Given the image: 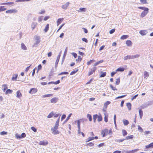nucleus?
<instances>
[{"label": "nucleus", "instance_id": "a211bd4d", "mask_svg": "<svg viewBox=\"0 0 153 153\" xmlns=\"http://www.w3.org/2000/svg\"><path fill=\"white\" fill-rule=\"evenodd\" d=\"M37 25V23L36 22H33L31 25V28L33 30L36 27Z\"/></svg>", "mask_w": 153, "mask_h": 153}, {"label": "nucleus", "instance_id": "052dcab7", "mask_svg": "<svg viewBox=\"0 0 153 153\" xmlns=\"http://www.w3.org/2000/svg\"><path fill=\"white\" fill-rule=\"evenodd\" d=\"M61 114H60V116H59V118H58L57 120V121H56L55 124H57V125H59V120H60V116H61Z\"/></svg>", "mask_w": 153, "mask_h": 153}, {"label": "nucleus", "instance_id": "20e7f679", "mask_svg": "<svg viewBox=\"0 0 153 153\" xmlns=\"http://www.w3.org/2000/svg\"><path fill=\"white\" fill-rule=\"evenodd\" d=\"M51 131L52 133L54 135L60 133V132L57 130V129H56L53 128H51Z\"/></svg>", "mask_w": 153, "mask_h": 153}, {"label": "nucleus", "instance_id": "de8ad7c7", "mask_svg": "<svg viewBox=\"0 0 153 153\" xmlns=\"http://www.w3.org/2000/svg\"><path fill=\"white\" fill-rule=\"evenodd\" d=\"M133 138V135H131L130 136H127L126 137L125 139L128 140L129 139H132Z\"/></svg>", "mask_w": 153, "mask_h": 153}, {"label": "nucleus", "instance_id": "3c124183", "mask_svg": "<svg viewBox=\"0 0 153 153\" xmlns=\"http://www.w3.org/2000/svg\"><path fill=\"white\" fill-rule=\"evenodd\" d=\"M138 8L139 9L143 10V11L145 10H147V9H149L147 7H138Z\"/></svg>", "mask_w": 153, "mask_h": 153}, {"label": "nucleus", "instance_id": "6e6d98bb", "mask_svg": "<svg viewBox=\"0 0 153 153\" xmlns=\"http://www.w3.org/2000/svg\"><path fill=\"white\" fill-rule=\"evenodd\" d=\"M68 74V73L67 72H63L61 73L58 74V75H62L63 74Z\"/></svg>", "mask_w": 153, "mask_h": 153}, {"label": "nucleus", "instance_id": "58836bf2", "mask_svg": "<svg viewBox=\"0 0 153 153\" xmlns=\"http://www.w3.org/2000/svg\"><path fill=\"white\" fill-rule=\"evenodd\" d=\"M87 117L89 119L90 121H91L92 120V118L91 114H87Z\"/></svg>", "mask_w": 153, "mask_h": 153}, {"label": "nucleus", "instance_id": "7c9ffc66", "mask_svg": "<svg viewBox=\"0 0 153 153\" xmlns=\"http://www.w3.org/2000/svg\"><path fill=\"white\" fill-rule=\"evenodd\" d=\"M126 106L129 110L131 109V104L130 102H128L126 103Z\"/></svg>", "mask_w": 153, "mask_h": 153}, {"label": "nucleus", "instance_id": "423d86ee", "mask_svg": "<svg viewBox=\"0 0 153 153\" xmlns=\"http://www.w3.org/2000/svg\"><path fill=\"white\" fill-rule=\"evenodd\" d=\"M152 148H153V143H152L146 146L145 150V151H147L149 149Z\"/></svg>", "mask_w": 153, "mask_h": 153}, {"label": "nucleus", "instance_id": "9d476101", "mask_svg": "<svg viewBox=\"0 0 153 153\" xmlns=\"http://www.w3.org/2000/svg\"><path fill=\"white\" fill-rule=\"evenodd\" d=\"M70 3L69 2L66 3L65 4L63 5L62 6V8L66 10L67 8L69 6Z\"/></svg>", "mask_w": 153, "mask_h": 153}, {"label": "nucleus", "instance_id": "13d9d810", "mask_svg": "<svg viewBox=\"0 0 153 153\" xmlns=\"http://www.w3.org/2000/svg\"><path fill=\"white\" fill-rule=\"evenodd\" d=\"M103 132L106 133V135H107L108 134V131L107 129H105L104 130L102 131Z\"/></svg>", "mask_w": 153, "mask_h": 153}, {"label": "nucleus", "instance_id": "aec40b11", "mask_svg": "<svg viewBox=\"0 0 153 153\" xmlns=\"http://www.w3.org/2000/svg\"><path fill=\"white\" fill-rule=\"evenodd\" d=\"M150 104L148 103H146L143 104L141 106V107L142 108H145L147 107L148 106L150 105Z\"/></svg>", "mask_w": 153, "mask_h": 153}, {"label": "nucleus", "instance_id": "603ef678", "mask_svg": "<svg viewBox=\"0 0 153 153\" xmlns=\"http://www.w3.org/2000/svg\"><path fill=\"white\" fill-rule=\"evenodd\" d=\"M94 145V143L90 142L87 144V145L90 147L93 146Z\"/></svg>", "mask_w": 153, "mask_h": 153}, {"label": "nucleus", "instance_id": "774afa93", "mask_svg": "<svg viewBox=\"0 0 153 153\" xmlns=\"http://www.w3.org/2000/svg\"><path fill=\"white\" fill-rule=\"evenodd\" d=\"M72 54L74 56L75 58H76L77 56V54L75 53H72Z\"/></svg>", "mask_w": 153, "mask_h": 153}, {"label": "nucleus", "instance_id": "e2e57ef3", "mask_svg": "<svg viewBox=\"0 0 153 153\" xmlns=\"http://www.w3.org/2000/svg\"><path fill=\"white\" fill-rule=\"evenodd\" d=\"M120 82V78L117 79H116V82L115 84L117 85H118L119 84Z\"/></svg>", "mask_w": 153, "mask_h": 153}, {"label": "nucleus", "instance_id": "e433bc0d", "mask_svg": "<svg viewBox=\"0 0 153 153\" xmlns=\"http://www.w3.org/2000/svg\"><path fill=\"white\" fill-rule=\"evenodd\" d=\"M6 8H4V6H0V12L5 11Z\"/></svg>", "mask_w": 153, "mask_h": 153}, {"label": "nucleus", "instance_id": "b1692460", "mask_svg": "<svg viewBox=\"0 0 153 153\" xmlns=\"http://www.w3.org/2000/svg\"><path fill=\"white\" fill-rule=\"evenodd\" d=\"M53 95V94H46L42 95V98H44L45 97H50L52 96Z\"/></svg>", "mask_w": 153, "mask_h": 153}, {"label": "nucleus", "instance_id": "a878e982", "mask_svg": "<svg viewBox=\"0 0 153 153\" xmlns=\"http://www.w3.org/2000/svg\"><path fill=\"white\" fill-rule=\"evenodd\" d=\"M125 68H123L120 67L116 70V71H120L122 72L124 71Z\"/></svg>", "mask_w": 153, "mask_h": 153}, {"label": "nucleus", "instance_id": "c03bdc74", "mask_svg": "<svg viewBox=\"0 0 153 153\" xmlns=\"http://www.w3.org/2000/svg\"><path fill=\"white\" fill-rule=\"evenodd\" d=\"M54 115L53 112H51L50 113L49 115L47 117L49 118H51Z\"/></svg>", "mask_w": 153, "mask_h": 153}, {"label": "nucleus", "instance_id": "7ed1b4c3", "mask_svg": "<svg viewBox=\"0 0 153 153\" xmlns=\"http://www.w3.org/2000/svg\"><path fill=\"white\" fill-rule=\"evenodd\" d=\"M149 9H147L143 11L140 15V16L142 18H143L145 17L148 13L149 12Z\"/></svg>", "mask_w": 153, "mask_h": 153}, {"label": "nucleus", "instance_id": "864d4df0", "mask_svg": "<svg viewBox=\"0 0 153 153\" xmlns=\"http://www.w3.org/2000/svg\"><path fill=\"white\" fill-rule=\"evenodd\" d=\"M138 130L140 131V132H142L143 129L139 126V125H138Z\"/></svg>", "mask_w": 153, "mask_h": 153}, {"label": "nucleus", "instance_id": "39448f33", "mask_svg": "<svg viewBox=\"0 0 153 153\" xmlns=\"http://www.w3.org/2000/svg\"><path fill=\"white\" fill-rule=\"evenodd\" d=\"M17 12V10L16 9H10L6 11V13H16Z\"/></svg>", "mask_w": 153, "mask_h": 153}, {"label": "nucleus", "instance_id": "ea45409f", "mask_svg": "<svg viewBox=\"0 0 153 153\" xmlns=\"http://www.w3.org/2000/svg\"><path fill=\"white\" fill-rule=\"evenodd\" d=\"M98 115L97 114H95L93 115V118L94 122V123H95L96 122V119L98 117Z\"/></svg>", "mask_w": 153, "mask_h": 153}, {"label": "nucleus", "instance_id": "f3484780", "mask_svg": "<svg viewBox=\"0 0 153 153\" xmlns=\"http://www.w3.org/2000/svg\"><path fill=\"white\" fill-rule=\"evenodd\" d=\"M138 150V149H135L131 151H126V153H134Z\"/></svg>", "mask_w": 153, "mask_h": 153}, {"label": "nucleus", "instance_id": "0eeeda50", "mask_svg": "<svg viewBox=\"0 0 153 153\" xmlns=\"http://www.w3.org/2000/svg\"><path fill=\"white\" fill-rule=\"evenodd\" d=\"M68 51V48L66 47L65 50V51L64 52V54L63 55V57L62 60V64L63 62H64L65 58V56L67 54V52Z\"/></svg>", "mask_w": 153, "mask_h": 153}, {"label": "nucleus", "instance_id": "49530a36", "mask_svg": "<svg viewBox=\"0 0 153 153\" xmlns=\"http://www.w3.org/2000/svg\"><path fill=\"white\" fill-rule=\"evenodd\" d=\"M95 61V60L94 59H92L90 60V61L89 62H88L87 63V64L88 65H90L92 63L94 62Z\"/></svg>", "mask_w": 153, "mask_h": 153}, {"label": "nucleus", "instance_id": "338daca9", "mask_svg": "<svg viewBox=\"0 0 153 153\" xmlns=\"http://www.w3.org/2000/svg\"><path fill=\"white\" fill-rule=\"evenodd\" d=\"M7 134V132L5 131H3L0 132V134L2 135Z\"/></svg>", "mask_w": 153, "mask_h": 153}, {"label": "nucleus", "instance_id": "5fc2aeb1", "mask_svg": "<svg viewBox=\"0 0 153 153\" xmlns=\"http://www.w3.org/2000/svg\"><path fill=\"white\" fill-rule=\"evenodd\" d=\"M139 56V55L137 54L135 55H132L131 56V58L132 59L136 58L138 57Z\"/></svg>", "mask_w": 153, "mask_h": 153}, {"label": "nucleus", "instance_id": "69168bd1", "mask_svg": "<svg viewBox=\"0 0 153 153\" xmlns=\"http://www.w3.org/2000/svg\"><path fill=\"white\" fill-rule=\"evenodd\" d=\"M43 16H39L38 17V21L39 22H41L43 19Z\"/></svg>", "mask_w": 153, "mask_h": 153}, {"label": "nucleus", "instance_id": "2f4dec72", "mask_svg": "<svg viewBox=\"0 0 153 153\" xmlns=\"http://www.w3.org/2000/svg\"><path fill=\"white\" fill-rule=\"evenodd\" d=\"M13 92V91L10 89H7L6 91L5 94H11Z\"/></svg>", "mask_w": 153, "mask_h": 153}, {"label": "nucleus", "instance_id": "bb28decb", "mask_svg": "<svg viewBox=\"0 0 153 153\" xmlns=\"http://www.w3.org/2000/svg\"><path fill=\"white\" fill-rule=\"evenodd\" d=\"M72 114V113H71L68 116V117H67V118H66V119L64 121V123H63V124H64V123H66V122H67V121H68L69 120V119H70V117L71 116V115Z\"/></svg>", "mask_w": 153, "mask_h": 153}, {"label": "nucleus", "instance_id": "4d7b16f0", "mask_svg": "<svg viewBox=\"0 0 153 153\" xmlns=\"http://www.w3.org/2000/svg\"><path fill=\"white\" fill-rule=\"evenodd\" d=\"M82 59V58L80 56H78V59H76V60L77 61L80 62Z\"/></svg>", "mask_w": 153, "mask_h": 153}, {"label": "nucleus", "instance_id": "f8f14e48", "mask_svg": "<svg viewBox=\"0 0 153 153\" xmlns=\"http://www.w3.org/2000/svg\"><path fill=\"white\" fill-rule=\"evenodd\" d=\"M147 32L146 30H141L139 31V33L142 36H144L146 34Z\"/></svg>", "mask_w": 153, "mask_h": 153}, {"label": "nucleus", "instance_id": "f03ea898", "mask_svg": "<svg viewBox=\"0 0 153 153\" xmlns=\"http://www.w3.org/2000/svg\"><path fill=\"white\" fill-rule=\"evenodd\" d=\"M35 40H36V43H34L33 46H35V45H38L40 42V37L38 35H36L34 37Z\"/></svg>", "mask_w": 153, "mask_h": 153}, {"label": "nucleus", "instance_id": "a19ab883", "mask_svg": "<svg viewBox=\"0 0 153 153\" xmlns=\"http://www.w3.org/2000/svg\"><path fill=\"white\" fill-rule=\"evenodd\" d=\"M102 120V117L101 115H100L98 116L97 120L98 122H100Z\"/></svg>", "mask_w": 153, "mask_h": 153}, {"label": "nucleus", "instance_id": "1a4fd4ad", "mask_svg": "<svg viewBox=\"0 0 153 153\" xmlns=\"http://www.w3.org/2000/svg\"><path fill=\"white\" fill-rule=\"evenodd\" d=\"M48 144V142L46 140H43L39 142V144L41 145L45 146Z\"/></svg>", "mask_w": 153, "mask_h": 153}, {"label": "nucleus", "instance_id": "72a5a7b5", "mask_svg": "<svg viewBox=\"0 0 153 153\" xmlns=\"http://www.w3.org/2000/svg\"><path fill=\"white\" fill-rule=\"evenodd\" d=\"M86 10V9L85 8H80L79 9V10L78 11L80 12H85Z\"/></svg>", "mask_w": 153, "mask_h": 153}, {"label": "nucleus", "instance_id": "0e129e2a", "mask_svg": "<svg viewBox=\"0 0 153 153\" xmlns=\"http://www.w3.org/2000/svg\"><path fill=\"white\" fill-rule=\"evenodd\" d=\"M105 114L104 121L105 122H107L108 121V116H107L105 114Z\"/></svg>", "mask_w": 153, "mask_h": 153}, {"label": "nucleus", "instance_id": "c9c22d12", "mask_svg": "<svg viewBox=\"0 0 153 153\" xmlns=\"http://www.w3.org/2000/svg\"><path fill=\"white\" fill-rule=\"evenodd\" d=\"M22 95L21 93L19 91H18L16 92V97L18 98H20L21 97Z\"/></svg>", "mask_w": 153, "mask_h": 153}, {"label": "nucleus", "instance_id": "c85d7f7f", "mask_svg": "<svg viewBox=\"0 0 153 153\" xmlns=\"http://www.w3.org/2000/svg\"><path fill=\"white\" fill-rule=\"evenodd\" d=\"M2 90L4 91L7 88V85L6 84H4L2 85Z\"/></svg>", "mask_w": 153, "mask_h": 153}, {"label": "nucleus", "instance_id": "09e8293b", "mask_svg": "<svg viewBox=\"0 0 153 153\" xmlns=\"http://www.w3.org/2000/svg\"><path fill=\"white\" fill-rule=\"evenodd\" d=\"M122 131V133H123V136H125L127 134V132L126 131V130L124 129H123Z\"/></svg>", "mask_w": 153, "mask_h": 153}, {"label": "nucleus", "instance_id": "bf43d9fd", "mask_svg": "<svg viewBox=\"0 0 153 153\" xmlns=\"http://www.w3.org/2000/svg\"><path fill=\"white\" fill-rule=\"evenodd\" d=\"M110 86L111 87V89L112 90H114V91L117 90V89L115 87H114L111 85H110Z\"/></svg>", "mask_w": 153, "mask_h": 153}, {"label": "nucleus", "instance_id": "5701e85b", "mask_svg": "<svg viewBox=\"0 0 153 153\" xmlns=\"http://www.w3.org/2000/svg\"><path fill=\"white\" fill-rule=\"evenodd\" d=\"M139 114L140 119H142L143 115V111L141 109H140L139 111Z\"/></svg>", "mask_w": 153, "mask_h": 153}, {"label": "nucleus", "instance_id": "f704fd0d", "mask_svg": "<svg viewBox=\"0 0 153 153\" xmlns=\"http://www.w3.org/2000/svg\"><path fill=\"white\" fill-rule=\"evenodd\" d=\"M110 103V102L109 101H106L104 104V107H105V108H107V106Z\"/></svg>", "mask_w": 153, "mask_h": 153}, {"label": "nucleus", "instance_id": "2eb2a0df", "mask_svg": "<svg viewBox=\"0 0 153 153\" xmlns=\"http://www.w3.org/2000/svg\"><path fill=\"white\" fill-rule=\"evenodd\" d=\"M60 82V81L59 80L56 82L52 81V82H48V84H49V85L50 84H55V85H57V84L59 83Z\"/></svg>", "mask_w": 153, "mask_h": 153}, {"label": "nucleus", "instance_id": "393cba45", "mask_svg": "<svg viewBox=\"0 0 153 153\" xmlns=\"http://www.w3.org/2000/svg\"><path fill=\"white\" fill-rule=\"evenodd\" d=\"M123 122L125 126H127L129 123L128 121L126 119H123Z\"/></svg>", "mask_w": 153, "mask_h": 153}, {"label": "nucleus", "instance_id": "dca6fc26", "mask_svg": "<svg viewBox=\"0 0 153 153\" xmlns=\"http://www.w3.org/2000/svg\"><path fill=\"white\" fill-rule=\"evenodd\" d=\"M126 43L128 46L130 47L132 45V42L130 40H127Z\"/></svg>", "mask_w": 153, "mask_h": 153}, {"label": "nucleus", "instance_id": "cd10ccee", "mask_svg": "<svg viewBox=\"0 0 153 153\" xmlns=\"http://www.w3.org/2000/svg\"><path fill=\"white\" fill-rule=\"evenodd\" d=\"M128 37V36L127 35H123L120 37V39L124 40L127 39Z\"/></svg>", "mask_w": 153, "mask_h": 153}, {"label": "nucleus", "instance_id": "ddd939ff", "mask_svg": "<svg viewBox=\"0 0 153 153\" xmlns=\"http://www.w3.org/2000/svg\"><path fill=\"white\" fill-rule=\"evenodd\" d=\"M58 100V98L57 97H54L51 99V103H55Z\"/></svg>", "mask_w": 153, "mask_h": 153}, {"label": "nucleus", "instance_id": "f257e3e1", "mask_svg": "<svg viewBox=\"0 0 153 153\" xmlns=\"http://www.w3.org/2000/svg\"><path fill=\"white\" fill-rule=\"evenodd\" d=\"M97 69V68L96 67H93L90 69L88 72V75L90 76Z\"/></svg>", "mask_w": 153, "mask_h": 153}, {"label": "nucleus", "instance_id": "c756f323", "mask_svg": "<svg viewBox=\"0 0 153 153\" xmlns=\"http://www.w3.org/2000/svg\"><path fill=\"white\" fill-rule=\"evenodd\" d=\"M18 75L17 74L13 75V77L12 78V80L14 81H16V78L17 77Z\"/></svg>", "mask_w": 153, "mask_h": 153}, {"label": "nucleus", "instance_id": "9b49d317", "mask_svg": "<svg viewBox=\"0 0 153 153\" xmlns=\"http://www.w3.org/2000/svg\"><path fill=\"white\" fill-rule=\"evenodd\" d=\"M37 91L36 89L34 88H32L30 90L29 93L31 94H33L36 93Z\"/></svg>", "mask_w": 153, "mask_h": 153}, {"label": "nucleus", "instance_id": "8fccbe9b", "mask_svg": "<svg viewBox=\"0 0 153 153\" xmlns=\"http://www.w3.org/2000/svg\"><path fill=\"white\" fill-rule=\"evenodd\" d=\"M15 137L17 139H20L22 138V137L21 136V135L19 134H15Z\"/></svg>", "mask_w": 153, "mask_h": 153}, {"label": "nucleus", "instance_id": "79ce46f5", "mask_svg": "<svg viewBox=\"0 0 153 153\" xmlns=\"http://www.w3.org/2000/svg\"><path fill=\"white\" fill-rule=\"evenodd\" d=\"M94 140L93 137H89L86 140V142H88L90 141Z\"/></svg>", "mask_w": 153, "mask_h": 153}, {"label": "nucleus", "instance_id": "680f3d73", "mask_svg": "<svg viewBox=\"0 0 153 153\" xmlns=\"http://www.w3.org/2000/svg\"><path fill=\"white\" fill-rule=\"evenodd\" d=\"M31 129L35 132H36L37 131V129L34 127H31Z\"/></svg>", "mask_w": 153, "mask_h": 153}, {"label": "nucleus", "instance_id": "6ab92c4d", "mask_svg": "<svg viewBox=\"0 0 153 153\" xmlns=\"http://www.w3.org/2000/svg\"><path fill=\"white\" fill-rule=\"evenodd\" d=\"M149 74L148 72L146 71H145L144 72V78L146 79H147V78L149 77Z\"/></svg>", "mask_w": 153, "mask_h": 153}, {"label": "nucleus", "instance_id": "a18cd8bd", "mask_svg": "<svg viewBox=\"0 0 153 153\" xmlns=\"http://www.w3.org/2000/svg\"><path fill=\"white\" fill-rule=\"evenodd\" d=\"M106 72H101V75H100V77H104L106 75Z\"/></svg>", "mask_w": 153, "mask_h": 153}, {"label": "nucleus", "instance_id": "37998d69", "mask_svg": "<svg viewBox=\"0 0 153 153\" xmlns=\"http://www.w3.org/2000/svg\"><path fill=\"white\" fill-rule=\"evenodd\" d=\"M78 71V69H76L75 70L72 71L70 74V75H72L75 74Z\"/></svg>", "mask_w": 153, "mask_h": 153}, {"label": "nucleus", "instance_id": "4c0bfd02", "mask_svg": "<svg viewBox=\"0 0 153 153\" xmlns=\"http://www.w3.org/2000/svg\"><path fill=\"white\" fill-rule=\"evenodd\" d=\"M80 120H78L77 121V127L78 128H80Z\"/></svg>", "mask_w": 153, "mask_h": 153}, {"label": "nucleus", "instance_id": "473e14b6", "mask_svg": "<svg viewBox=\"0 0 153 153\" xmlns=\"http://www.w3.org/2000/svg\"><path fill=\"white\" fill-rule=\"evenodd\" d=\"M49 28V24H47L46 25L45 29L44 30V31L45 32H47Z\"/></svg>", "mask_w": 153, "mask_h": 153}, {"label": "nucleus", "instance_id": "4468645a", "mask_svg": "<svg viewBox=\"0 0 153 153\" xmlns=\"http://www.w3.org/2000/svg\"><path fill=\"white\" fill-rule=\"evenodd\" d=\"M64 19L63 18H59L57 21V25L58 26L61 22L63 21Z\"/></svg>", "mask_w": 153, "mask_h": 153}, {"label": "nucleus", "instance_id": "6e6552de", "mask_svg": "<svg viewBox=\"0 0 153 153\" xmlns=\"http://www.w3.org/2000/svg\"><path fill=\"white\" fill-rule=\"evenodd\" d=\"M60 54L58 56L56 61L55 63V68H56L57 67V65L59 61V60L60 58Z\"/></svg>", "mask_w": 153, "mask_h": 153}, {"label": "nucleus", "instance_id": "4be33fe9", "mask_svg": "<svg viewBox=\"0 0 153 153\" xmlns=\"http://www.w3.org/2000/svg\"><path fill=\"white\" fill-rule=\"evenodd\" d=\"M21 48L24 50H26L27 49L26 47L25 46V45L23 43L21 44Z\"/></svg>", "mask_w": 153, "mask_h": 153}, {"label": "nucleus", "instance_id": "412c9836", "mask_svg": "<svg viewBox=\"0 0 153 153\" xmlns=\"http://www.w3.org/2000/svg\"><path fill=\"white\" fill-rule=\"evenodd\" d=\"M124 60H127V59H132L131 56L127 55L125 56L123 58Z\"/></svg>", "mask_w": 153, "mask_h": 153}]
</instances>
